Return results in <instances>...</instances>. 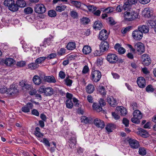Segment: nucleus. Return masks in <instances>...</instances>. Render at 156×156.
Instances as JSON below:
<instances>
[{
  "label": "nucleus",
  "mask_w": 156,
  "mask_h": 156,
  "mask_svg": "<svg viewBox=\"0 0 156 156\" xmlns=\"http://www.w3.org/2000/svg\"><path fill=\"white\" fill-rule=\"evenodd\" d=\"M33 80L34 83L37 85H39L41 83V79L38 76L35 75L34 76Z\"/></svg>",
  "instance_id": "nucleus-25"
},
{
  "label": "nucleus",
  "mask_w": 156,
  "mask_h": 156,
  "mask_svg": "<svg viewBox=\"0 0 156 156\" xmlns=\"http://www.w3.org/2000/svg\"><path fill=\"white\" fill-rule=\"evenodd\" d=\"M66 107L69 108H72L73 106V104L71 100L67 99L66 101Z\"/></svg>",
  "instance_id": "nucleus-39"
},
{
  "label": "nucleus",
  "mask_w": 156,
  "mask_h": 156,
  "mask_svg": "<svg viewBox=\"0 0 156 156\" xmlns=\"http://www.w3.org/2000/svg\"><path fill=\"white\" fill-rule=\"evenodd\" d=\"M66 50L64 48H61L58 52V54L59 55H62L65 53Z\"/></svg>",
  "instance_id": "nucleus-60"
},
{
  "label": "nucleus",
  "mask_w": 156,
  "mask_h": 156,
  "mask_svg": "<svg viewBox=\"0 0 156 156\" xmlns=\"http://www.w3.org/2000/svg\"><path fill=\"white\" fill-rule=\"evenodd\" d=\"M134 48L140 53H143L144 51V47L143 43L139 42L135 44Z\"/></svg>",
  "instance_id": "nucleus-9"
},
{
  "label": "nucleus",
  "mask_w": 156,
  "mask_h": 156,
  "mask_svg": "<svg viewBox=\"0 0 156 156\" xmlns=\"http://www.w3.org/2000/svg\"><path fill=\"white\" fill-rule=\"evenodd\" d=\"M18 92V90L17 88L15 87L12 88H9L8 89L7 91V94L10 95H13L16 94Z\"/></svg>",
  "instance_id": "nucleus-24"
},
{
  "label": "nucleus",
  "mask_w": 156,
  "mask_h": 156,
  "mask_svg": "<svg viewBox=\"0 0 156 156\" xmlns=\"http://www.w3.org/2000/svg\"><path fill=\"white\" fill-rule=\"evenodd\" d=\"M107 59L110 63L114 64L118 61V58L115 54L110 53L107 55Z\"/></svg>",
  "instance_id": "nucleus-3"
},
{
  "label": "nucleus",
  "mask_w": 156,
  "mask_h": 156,
  "mask_svg": "<svg viewBox=\"0 0 156 156\" xmlns=\"http://www.w3.org/2000/svg\"><path fill=\"white\" fill-rule=\"evenodd\" d=\"M65 81L66 83V84L68 86H71V84L72 83V80L69 78H66L65 80Z\"/></svg>",
  "instance_id": "nucleus-57"
},
{
  "label": "nucleus",
  "mask_w": 156,
  "mask_h": 156,
  "mask_svg": "<svg viewBox=\"0 0 156 156\" xmlns=\"http://www.w3.org/2000/svg\"><path fill=\"white\" fill-rule=\"evenodd\" d=\"M81 22L83 24H87L90 22V20L86 17H83L80 20Z\"/></svg>",
  "instance_id": "nucleus-51"
},
{
  "label": "nucleus",
  "mask_w": 156,
  "mask_h": 156,
  "mask_svg": "<svg viewBox=\"0 0 156 156\" xmlns=\"http://www.w3.org/2000/svg\"><path fill=\"white\" fill-rule=\"evenodd\" d=\"M76 43L74 42L69 43L66 46L67 49L69 50H72L76 48Z\"/></svg>",
  "instance_id": "nucleus-29"
},
{
  "label": "nucleus",
  "mask_w": 156,
  "mask_h": 156,
  "mask_svg": "<svg viewBox=\"0 0 156 156\" xmlns=\"http://www.w3.org/2000/svg\"><path fill=\"white\" fill-rule=\"evenodd\" d=\"M70 3L73 5L75 6L77 8H80L81 3L80 2L76 1H71Z\"/></svg>",
  "instance_id": "nucleus-40"
},
{
  "label": "nucleus",
  "mask_w": 156,
  "mask_h": 156,
  "mask_svg": "<svg viewBox=\"0 0 156 156\" xmlns=\"http://www.w3.org/2000/svg\"><path fill=\"white\" fill-rule=\"evenodd\" d=\"M41 142L44 143L46 146L50 147V143L48 139L47 138H44L41 140Z\"/></svg>",
  "instance_id": "nucleus-45"
},
{
  "label": "nucleus",
  "mask_w": 156,
  "mask_h": 156,
  "mask_svg": "<svg viewBox=\"0 0 156 156\" xmlns=\"http://www.w3.org/2000/svg\"><path fill=\"white\" fill-rule=\"evenodd\" d=\"M140 135L144 137H147L148 135V133L147 131L144 129H142Z\"/></svg>",
  "instance_id": "nucleus-58"
},
{
  "label": "nucleus",
  "mask_w": 156,
  "mask_h": 156,
  "mask_svg": "<svg viewBox=\"0 0 156 156\" xmlns=\"http://www.w3.org/2000/svg\"><path fill=\"white\" fill-rule=\"evenodd\" d=\"M101 72L97 70L92 71L91 77V80L94 82H98L101 77Z\"/></svg>",
  "instance_id": "nucleus-1"
},
{
  "label": "nucleus",
  "mask_w": 156,
  "mask_h": 156,
  "mask_svg": "<svg viewBox=\"0 0 156 156\" xmlns=\"http://www.w3.org/2000/svg\"><path fill=\"white\" fill-rule=\"evenodd\" d=\"M147 26L152 28L156 26V19L154 20H149L147 23Z\"/></svg>",
  "instance_id": "nucleus-36"
},
{
  "label": "nucleus",
  "mask_w": 156,
  "mask_h": 156,
  "mask_svg": "<svg viewBox=\"0 0 156 156\" xmlns=\"http://www.w3.org/2000/svg\"><path fill=\"white\" fill-rule=\"evenodd\" d=\"M54 90L51 87L45 88L44 94L47 96H51L54 94Z\"/></svg>",
  "instance_id": "nucleus-26"
},
{
  "label": "nucleus",
  "mask_w": 156,
  "mask_h": 156,
  "mask_svg": "<svg viewBox=\"0 0 156 156\" xmlns=\"http://www.w3.org/2000/svg\"><path fill=\"white\" fill-rule=\"evenodd\" d=\"M14 2L13 0H5L4 2V4L5 6H8L9 9V6L11 5Z\"/></svg>",
  "instance_id": "nucleus-47"
},
{
  "label": "nucleus",
  "mask_w": 156,
  "mask_h": 156,
  "mask_svg": "<svg viewBox=\"0 0 156 156\" xmlns=\"http://www.w3.org/2000/svg\"><path fill=\"white\" fill-rule=\"evenodd\" d=\"M137 83L138 86L141 88L144 87L146 86V81L143 77H138L137 80Z\"/></svg>",
  "instance_id": "nucleus-11"
},
{
  "label": "nucleus",
  "mask_w": 156,
  "mask_h": 156,
  "mask_svg": "<svg viewBox=\"0 0 156 156\" xmlns=\"http://www.w3.org/2000/svg\"><path fill=\"white\" fill-rule=\"evenodd\" d=\"M9 9L12 12L16 11L18 9V6L15 3L14 1L12 4L9 6Z\"/></svg>",
  "instance_id": "nucleus-32"
},
{
  "label": "nucleus",
  "mask_w": 156,
  "mask_h": 156,
  "mask_svg": "<svg viewBox=\"0 0 156 156\" xmlns=\"http://www.w3.org/2000/svg\"><path fill=\"white\" fill-rule=\"evenodd\" d=\"M118 51L119 54H122L125 53L126 50L124 48L121 47L119 49Z\"/></svg>",
  "instance_id": "nucleus-63"
},
{
  "label": "nucleus",
  "mask_w": 156,
  "mask_h": 156,
  "mask_svg": "<svg viewBox=\"0 0 156 156\" xmlns=\"http://www.w3.org/2000/svg\"><path fill=\"white\" fill-rule=\"evenodd\" d=\"M146 91L148 92H153L154 90V89L151 85H148L146 88Z\"/></svg>",
  "instance_id": "nucleus-49"
},
{
  "label": "nucleus",
  "mask_w": 156,
  "mask_h": 156,
  "mask_svg": "<svg viewBox=\"0 0 156 156\" xmlns=\"http://www.w3.org/2000/svg\"><path fill=\"white\" fill-rule=\"evenodd\" d=\"M69 146L71 148L76 147V139L74 137H71L69 140Z\"/></svg>",
  "instance_id": "nucleus-21"
},
{
  "label": "nucleus",
  "mask_w": 156,
  "mask_h": 156,
  "mask_svg": "<svg viewBox=\"0 0 156 156\" xmlns=\"http://www.w3.org/2000/svg\"><path fill=\"white\" fill-rule=\"evenodd\" d=\"M94 123L98 128L103 129L105 127V125L103 121L98 118H96L94 120Z\"/></svg>",
  "instance_id": "nucleus-13"
},
{
  "label": "nucleus",
  "mask_w": 156,
  "mask_h": 156,
  "mask_svg": "<svg viewBox=\"0 0 156 156\" xmlns=\"http://www.w3.org/2000/svg\"><path fill=\"white\" fill-rule=\"evenodd\" d=\"M20 85L22 87L23 90L26 89V90H30L32 88L31 85L28 84L27 82L22 81L19 83Z\"/></svg>",
  "instance_id": "nucleus-14"
},
{
  "label": "nucleus",
  "mask_w": 156,
  "mask_h": 156,
  "mask_svg": "<svg viewBox=\"0 0 156 156\" xmlns=\"http://www.w3.org/2000/svg\"><path fill=\"white\" fill-rule=\"evenodd\" d=\"M102 26V24L99 21H96L94 23L93 28L96 30H100Z\"/></svg>",
  "instance_id": "nucleus-31"
},
{
  "label": "nucleus",
  "mask_w": 156,
  "mask_h": 156,
  "mask_svg": "<svg viewBox=\"0 0 156 156\" xmlns=\"http://www.w3.org/2000/svg\"><path fill=\"white\" fill-rule=\"evenodd\" d=\"M115 125L112 123H109L107 124L105 127L106 130L108 132H112V130L115 129Z\"/></svg>",
  "instance_id": "nucleus-20"
},
{
  "label": "nucleus",
  "mask_w": 156,
  "mask_h": 156,
  "mask_svg": "<svg viewBox=\"0 0 156 156\" xmlns=\"http://www.w3.org/2000/svg\"><path fill=\"white\" fill-rule=\"evenodd\" d=\"M108 34L105 30H102L100 32L99 39L102 41L106 40L108 37Z\"/></svg>",
  "instance_id": "nucleus-10"
},
{
  "label": "nucleus",
  "mask_w": 156,
  "mask_h": 156,
  "mask_svg": "<svg viewBox=\"0 0 156 156\" xmlns=\"http://www.w3.org/2000/svg\"><path fill=\"white\" fill-rule=\"evenodd\" d=\"M109 48V45L107 42L103 41L101 42L100 46V48L101 51L104 52L108 50Z\"/></svg>",
  "instance_id": "nucleus-16"
},
{
  "label": "nucleus",
  "mask_w": 156,
  "mask_h": 156,
  "mask_svg": "<svg viewBox=\"0 0 156 156\" xmlns=\"http://www.w3.org/2000/svg\"><path fill=\"white\" fill-rule=\"evenodd\" d=\"M24 12L27 14H30L32 13L33 12V9L30 7H28L24 9Z\"/></svg>",
  "instance_id": "nucleus-50"
},
{
  "label": "nucleus",
  "mask_w": 156,
  "mask_h": 156,
  "mask_svg": "<svg viewBox=\"0 0 156 156\" xmlns=\"http://www.w3.org/2000/svg\"><path fill=\"white\" fill-rule=\"evenodd\" d=\"M139 153L142 156L145 155L147 153L146 149L143 147H141L139 148L138 151Z\"/></svg>",
  "instance_id": "nucleus-41"
},
{
  "label": "nucleus",
  "mask_w": 156,
  "mask_h": 156,
  "mask_svg": "<svg viewBox=\"0 0 156 156\" xmlns=\"http://www.w3.org/2000/svg\"><path fill=\"white\" fill-rule=\"evenodd\" d=\"M33 107V104L28 102L21 108V110L24 112L28 113L30 112V110Z\"/></svg>",
  "instance_id": "nucleus-12"
},
{
  "label": "nucleus",
  "mask_w": 156,
  "mask_h": 156,
  "mask_svg": "<svg viewBox=\"0 0 156 156\" xmlns=\"http://www.w3.org/2000/svg\"><path fill=\"white\" fill-rule=\"evenodd\" d=\"M131 14V12H126L124 14V19L125 20L131 21L135 19V17H133Z\"/></svg>",
  "instance_id": "nucleus-17"
},
{
  "label": "nucleus",
  "mask_w": 156,
  "mask_h": 156,
  "mask_svg": "<svg viewBox=\"0 0 156 156\" xmlns=\"http://www.w3.org/2000/svg\"><path fill=\"white\" fill-rule=\"evenodd\" d=\"M44 80L46 82L50 83H55L56 82V80L53 76H47L44 77Z\"/></svg>",
  "instance_id": "nucleus-22"
},
{
  "label": "nucleus",
  "mask_w": 156,
  "mask_h": 156,
  "mask_svg": "<svg viewBox=\"0 0 156 156\" xmlns=\"http://www.w3.org/2000/svg\"><path fill=\"white\" fill-rule=\"evenodd\" d=\"M66 8V6L65 5L57 6L56 8V11L61 12L64 11Z\"/></svg>",
  "instance_id": "nucleus-43"
},
{
  "label": "nucleus",
  "mask_w": 156,
  "mask_h": 156,
  "mask_svg": "<svg viewBox=\"0 0 156 156\" xmlns=\"http://www.w3.org/2000/svg\"><path fill=\"white\" fill-rule=\"evenodd\" d=\"M4 63L7 66H11L15 64V61L11 58H6L5 60Z\"/></svg>",
  "instance_id": "nucleus-27"
},
{
  "label": "nucleus",
  "mask_w": 156,
  "mask_h": 156,
  "mask_svg": "<svg viewBox=\"0 0 156 156\" xmlns=\"http://www.w3.org/2000/svg\"><path fill=\"white\" fill-rule=\"evenodd\" d=\"M122 123L126 127L128 126L129 125V121L126 118H124L123 119Z\"/></svg>",
  "instance_id": "nucleus-62"
},
{
  "label": "nucleus",
  "mask_w": 156,
  "mask_h": 156,
  "mask_svg": "<svg viewBox=\"0 0 156 156\" xmlns=\"http://www.w3.org/2000/svg\"><path fill=\"white\" fill-rule=\"evenodd\" d=\"M45 88L43 86H41L38 90V91L39 93L40 94H42L43 93H44V91H45Z\"/></svg>",
  "instance_id": "nucleus-61"
},
{
  "label": "nucleus",
  "mask_w": 156,
  "mask_h": 156,
  "mask_svg": "<svg viewBox=\"0 0 156 156\" xmlns=\"http://www.w3.org/2000/svg\"><path fill=\"white\" fill-rule=\"evenodd\" d=\"M115 9L112 7H109L105 9L104 11L107 13H110L114 10Z\"/></svg>",
  "instance_id": "nucleus-55"
},
{
  "label": "nucleus",
  "mask_w": 156,
  "mask_h": 156,
  "mask_svg": "<svg viewBox=\"0 0 156 156\" xmlns=\"http://www.w3.org/2000/svg\"><path fill=\"white\" fill-rule=\"evenodd\" d=\"M48 15L50 17H55L56 16V12L54 10H50L48 12Z\"/></svg>",
  "instance_id": "nucleus-46"
},
{
  "label": "nucleus",
  "mask_w": 156,
  "mask_h": 156,
  "mask_svg": "<svg viewBox=\"0 0 156 156\" xmlns=\"http://www.w3.org/2000/svg\"><path fill=\"white\" fill-rule=\"evenodd\" d=\"M116 109L118 111V113L122 116H124L127 113L126 109L123 107H118L116 108Z\"/></svg>",
  "instance_id": "nucleus-18"
},
{
  "label": "nucleus",
  "mask_w": 156,
  "mask_h": 156,
  "mask_svg": "<svg viewBox=\"0 0 156 156\" xmlns=\"http://www.w3.org/2000/svg\"><path fill=\"white\" fill-rule=\"evenodd\" d=\"M138 29L142 33H147L148 32L149 29L148 27L146 25H140L138 26Z\"/></svg>",
  "instance_id": "nucleus-19"
},
{
  "label": "nucleus",
  "mask_w": 156,
  "mask_h": 156,
  "mask_svg": "<svg viewBox=\"0 0 156 156\" xmlns=\"http://www.w3.org/2000/svg\"><path fill=\"white\" fill-rule=\"evenodd\" d=\"M46 57H41L37 58L35 60V62L38 64L43 62L46 59Z\"/></svg>",
  "instance_id": "nucleus-42"
},
{
  "label": "nucleus",
  "mask_w": 156,
  "mask_h": 156,
  "mask_svg": "<svg viewBox=\"0 0 156 156\" xmlns=\"http://www.w3.org/2000/svg\"><path fill=\"white\" fill-rule=\"evenodd\" d=\"M71 16L73 18H77L78 16V14L77 12L75 11H72L70 12Z\"/></svg>",
  "instance_id": "nucleus-56"
},
{
  "label": "nucleus",
  "mask_w": 156,
  "mask_h": 156,
  "mask_svg": "<svg viewBox=\"0 0 156 156\" xmlns=\"http://www.w3.org/2000/svg\"><path fill=\"white\" fill-rule=\"evenodd\" d=\"M7 91H8V89L5 87L1 88L0 89V92L2 93H4L6 92L7 94Z\"/></svg>",
  "instance_id": "nucleus-64"
},
{
  "label": "nucleus",
  "mask_w": 156,
  "mask_h": 156,
  "mask_svg": "<svg viewBox=\"0 0 156 156\" xmlns=\"http://www.w3.org/2000/svg\"><path fill=\"white\" fill-rule=\"evenodd\" d=\"M107 101L111 106L113 107H115L117 105L116 101L112 96H108L107 98Z\"/></svg>",
  "instance_id": "nucleus-15"
},
{
  "label": "nucleus",
  "mask_w": 156,
  "mask_h": 156,
  "mask_svg": "<svg viewBox=\"0 0 156 156\" xmlns=\"http://www.w3.org/2000/svg\"><path fill=\"white\" fill-rule=\"evenodd\" d=\"M94 90V87L92 84H88L86 87V90L87 92L89 94L92 93Z\"/></svg>",
  "instance_id": "nucleus-30"
},
{
  "label": "nucleus",
  "mask_w": 156,
  "mask_h": 156,
  "mask_svg": "<svg viewBox=\"0 0 156 156\" xmlns=\"http://www.w3.org/2000/svg\"><path fill=\"white\" fill-rule=\"evenodd\" d=\"M142 63L144 66H148L151 62L150 57L147 54H144L141 56Z\"/></svg>",
  "instance_id": "nucleus-6"
},
{
  "label": "nucleus",
  "mask_w": 156,
  "mask_h": 156,
  "mask_svg": "<svg viewBox=\"0 0 156 156\" xmlns=\"http://www.w3.org/2000/svg\"><path fill=\"white\" fill-rule=\"evenodd\" d=\"M108 22L112 25H114L116 23L113 19L111 17H109L107 19Z\"/></svg>",
  "instance_id": "nucleus-48"
},
{
  "label": "nucleus",
  "mask_w": 156,
  "mask_h": 156,
  "mask_svg": "<svg viewBox=\"0 0 156 156\" xmlns=\"http://www.w3.org/2000/svg\"><path fill=\"white\" fill-rule=\"evenodd\" d=\"M82 51L84 54H88L90 53L91 51V48L88 45H85L83 47L82 49Z\"/></svg>",
  "instance_id": "nucleus-28"
},
{
  "label": "nucleus",
  "mask_w": 156,
  "mask_h": 156,
  "mask_svg": "<svg viewBox=\"0 0 156 156\" xmlns=\"http://www.w3.org/2000/svg\"><path fill=\"white\" fill-rule=\"evenodd\" d=\"M93 107L94 109L97 112H100L102 110V106L96 103H94L93 104Z\"/></svg>",
  "instance_id": "nucleus-33"
},
{
  "label": "nucleus",
  "mask_w": 156,
  "mask_h": 156,
  "mask_svg": "<svg viewBox=\"0 0 156 156\" xmlns=\"http://www.w3.org/2000/svg\"><path fill=\"white\" fill-rule=\"evenodd\" d=\"M29 91V94L31 95H35L37 93L36 90L33 88V87H32V88H30Z\"/></svg>",
  "instance_id": "nucleus-59"
},
{
  "label": "nucleus",
  "mask_w": 156,
  "mask_h": 156,
  "mask_svg": "<svg viewBox=\"0 0 156 156\" xmlns=\"http://www.w3.org/2000/svg\"><path fill=\"white\" fill-rule=\"evenodd\" d=\"M53 37L52 36H50L49 37L45 38L42 44H40V46H43L45 48L47 45H49L51 43V41L53 39Z\"/></svg>",
  "instance_id": "nucleus-8"
},
{
  "label": "nucleus",
  "mask_w": 156,
  "mask_h": 156,
  "mask_svg": "<svg viewBox=\"0 0 156 156\" xmlns=\"http://www.w3.org/2000/svg\"><path fill=\"white\" fill-rule=\"evenodd\" d=\"M140 119H138V118L137 117L133 116V117L131 118V121L133 123L138 124L140 122Z\"/></svg>",
  "instance_id": "nucleus-53"
},
{
  "label": "nucleus",
  "mask_w": 156,
  "mask_h": 156,
  "mask_svg": "<svg viewBox=\"0 0 156 156\" xmlns=\"http://www.w3.org/2000/svg\"><path fill=\"white\" fill-rule=\"evenodd\" d=\"M132 28L131 26H128L124 29L123 28L122 30V34H125L128 31H130Z\"/></svg>",
  "instance_id": "nucleus-54"
},
{
  "label": "nucleus",
  "mask_w": 156,
  "mask_h": 156,
  "mask_svg": "<svg viewBox=\"0 0 156 156\" xmlns=\"http://www.w3.org/2000/svg\"><path fill=\"white\" fill-rule=\"evenodd\" d=\"M137 2V0H128L125 2L123 5V9L125 10H128L133 5L135 4Z\"/></svg>",
  "instance_id": "nucleus-4"
},
{
  "label": "nucleus",
  "mask_w": 156,
  "mask_h": 156,
  "mask_svg": "<svg viewBox=\"0 0 156 156\" xmlns=\"http://www.w3.org/2000/svg\"><path fill=\"white\" fill-rule=\"evenodd\" d=\"M133 116L141 119L142 117V114L139 110H137L134 111Z\"/></svg>",
  "instance_id": "nucleus-34"
},
{
  "label": "nucleus",
  "mask_w": 156,
  "mask_h": 156,
  "mask_svg": "<svg viewBox=\"0 0 156 156\" xmlns=\"http://www.w3.org/2000/svg\"><path fill=\"white\" fill-rule=\"evenodd\" d=\"M132 36L133 39L135 40L139 41L143 37V34L138 29L133 32Z\"/></svg>",
  "instance_id": "nucleus-5"
},
{
  "label": "nucleus",
  "mask_w": 156,
  "mask_h": 156,
  "mask_svg": "<svg viewBox=\"0 0 156 156\" xmlns=\"http://www.w3.org/2000/svg\"><path fill=\"white\" fill-rule=\"evenodd\" d=\"M87 8L89 11L92 12L94 11L97 9L96 7L93 5H87Z\"/></svg>",
  "instance_id": "nucleus-52"
},
{
  "label": "nucleus",
  "mask_w": 156,
  "mask_h": 156,
  "mask_svg": "<svg viewBox=\"0 0 156 156\" xmlns=\"http://www.w3.org/2000/svg\"><path fill=\"white\" fill-rule=\"evenodd\" d=\"M39 65L36 62H33L28 65V67L31 69H35L39 67Z\"/></svg>",
  "instance_id": "nucleus-38"
},
{
  "label": "nucleus",
  "mask_w": 156,
  "mask_h": 156,
  "mask_svg": "<svg viewBox=\"0 0 156 156\" xmlns=\"http://www.w3.org/2000/svg\"><path fill=\"white\" fill-rule=\"evenodd\" d=\"M97 91L98 93L103 96H105L106 94L107 91L103 86H100L97 89Z\"/></svg>",
  "instance_id": "nucleus-23"
},
{
  "label": "nucleus",
  "mask_w": 156,
  "mask_h": 156,
  "mask_svg": "<svg viewBox=\"0 0 156 156\" xmlns=\"http://www.w3.org/2000/svg\"><path fill=\"white\" fill-rule=\"evenodd\" d=\"M16 4L20 7H23L26 5L25 2L24 0H18L16 2Z\"/></svg>",
  "instance_id": "nucleus-35"
},
{
  "label": "nucleus",
  "mask_w": 156,
  "mask_h": 156,
  "mask_svg": "<svg viewBox=\"0 0 156 156\" xmlns=\"http://www.w3.org/2000/svg\"><path fill=\"white\" fill-rule=\"evenodd\" d=\"M81 122L85 124L90 123V119L85 116H82L81 119Z\"/></svg>",
  "instance_id": "nucleus-44"
},
{
  "label": "nucleus",
  "mask_w": 156,
  "mask_h": 156,
  "mask_svg": "<svg viewBox=\"0 0 156 156\" xmlns=\"http://www.w3.org/2000/svg\"><path fill=\"white\" fill-rule=\"evenodd\" d=\"M128 141L130 147L133 149H137L140 147L139 142L136 140L130 138Z\"/></svg>",
  "instance_id": "nucleus-7"
},
{
  "label": "nucleus",
  "mask_w": 156,
  "mask_h": 156,
  "mask_svg": "<svg viewBox=\"0 0 156 156\" xmlns=\"http://www.w3.org/2000/svg\"><path fill=\"white\" fill-rule=\"evenodd\" d=\"M143 14L147 17H149L151 16V12L149 8H145L143 11Z\"/></svg>",
  "instance_id": "nucleus-37"
},
{
  "label": "nucleus",
  "mask_w": 156,
  "mask_h": 156,
  "mask_svg": "<svg viewBox=\"0 0 156 156\" xmlns=\"http://www.w3.org/2000/svg\"><path fill=\"white\" fill-rule=\"evenodd\" d=\"M46 10V9L44 5L42 4L36 5L34 7V11L35 12L38 14L44 13Z\"/></svg>",
  "instance_id": "nucleus-2"
}]
</instances>
